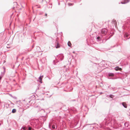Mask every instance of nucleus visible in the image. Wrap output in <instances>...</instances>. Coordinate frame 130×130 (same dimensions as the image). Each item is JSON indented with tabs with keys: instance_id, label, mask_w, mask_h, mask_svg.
Returning a JSON list of instances; mask_svg holds the SVG:
<instances>
[{
	"instance_id": "9b49d317",
	"label": "nucleus",
	"mask_w": 130,
	"mask_h": 130,
	"mask_svg": "<svg viewBox=\"0 0 130 130\" xmlns=\"http://www.w3.org/2000/svg\"><path fill=\"white\" fill-rule=\"evenodd\" d=\"M52 128L53 129H55V125H53L52 126Z\"/></svg>"
},
{
	"instance_id": "2eb2a0df",
	"label": "nucleus",
	"mask_w": 130,
	"mask_h": 130,
	"mask_svg": "<svg viewBox=\"0 0 130 130\" xmlns=\"http://www.w3.org/2000/svg\"><path fill=\"white\" fill-rule=\"evenodd\" d=\"M126 37L127 38L128 37V35H126Z\"/></svg>"
},
{
	"instance_id": "6e6552de",
	"label": "nucleus",
	"mask_w": 130,
	"mask_h": 130,
	"mask_svg": "<svg viewBox=\"0 0 130 130\" xmlns=\"http://www.w3.org/2000/svg\"><path fill=\"white\" fill-rule=\"evenodd\" d=\"M109 76L112 77L114 76V74L112 73H110L109 74Z\"/></svg>"
},
{
	"instance_id": "dca6fc26",
	"label": "nucleus",
	"mask_w": 130,
	"mask_h": 130,
	"mask_svg": "<svg viewBox=\"0 0 130 130\" xmlns=\"http://www.w3.org/2000/svg\"><path fill=\"white\" fill-rule=\"evenodd\" d=\"M47 14L46 13V14H45V16L46 17H47Z\"/></svg>"
},
{
	"instance_id": "ddd939ff",
	"label": "nucleus",
	"mask_w": 130,
	"mask_h": 130,
	"mask_svg": "<svg viewBox=\"0 0 130 130\" xmlns=\"http://www.w3.org/2000/svg\"><path fill=\"white\" fill-rule=\"evenodd\" d=\"M100 37H97V39H98V40H99L100 39Z\"/></svg>"
},
{
	"instance_id": "4468645a",
	"label": "nucleus",
	"mask_w": 130,
	"mask_h": 130,
	"mask_svg": "<svg viewBox=\"0 0 130 130\" xmlns=\"http://www.w3.org/2000/svg\"><path fill=\"white\" fill-rule=\"evenodd\" d=\"M23 130H26L25 129V127H23Z\"/></svg>"
},
{
	"instance_id": "7ed1b4c3",
	"label": "nucleus",
	"mask_w": 130,
	"mask_h": 130,
	"mask_svg": "<svg viewBox=\"0 0 130 130\" xmlns=\"http://www.w3.org/2000/svg\"><path fill=\"white\" fill-rule=\"evenodd\" d=\"M56 44H57V45L56 46V48H58L60 47V45L58 44V43L57 41L56 42Z\"/></svg>"
},
{
	"instance_id": "f8f14e48",
	"label": "nucleus",
	"mask_w": 130,
	"mask_h": 130,
	"mask_svg": "<svg viewBox=\"0 0 130 130\" xmlns=\"http://www.w3.org/2000/svg\"><path fill=\"white\" fill-rule=\"evenodd\" d=\"M31 127H29L28 128V130H31Z\"/></svg>"
},
{
	"instance_id": "f3484780",
	"label": "nucleus",
	"mask_w": 130,
	"mask_h": 130,
	"mask_svg": "<svg viewBox=\"0 0 130 130\" xmlns=\"http://www.w3.org/2000/svg\"><path fill=\"white\" fill-rule=\"evenodd\" d=\"M15 3V4H17V3Z\"/></svg>"
},
{
	"instance_id": "39448f33",
	"label": "nucleus",
	"mask_w": 130,
	"mask_h": 130,
	"mask_svg": "<svg viewBox=\"0 0 130 130\" xmlns=\"http://www.w3.org/2000/svg\"><path fill=\"white\" fill-rule=\"evenodd\" d=\"M129 1L128 0H124V2H121V3L122 4H125Z\"/></svg>"
},
{
	"instance_id": "9d476101",
	"label": "nucleus",
	"mask_w": 130,
	"mask_h": 130,
	"mask_svg": "<svg viewBox=\"0 0 130 130\" xmlns=\"http://www.w3.org/2000/svg\"><path fill=\"white\" fill-rule=\"evenodd\" d=\"M113 23H114L115 25L116 24V21L115 20H113Z\"/></svg>"
},
{
	"instance_id": "20e7f679",
	"label": "nucleus",
	"mask_w": 130,
	"mask_h": 130,
	"mask_svg": "<svg viewBox=\"0 0 130 130\" xmlns=\"http://www.w3.org/2000/svg\"><path fill=\"white\" fill-rule=\"evenodd\" d=\"M115 69V70L116 71H121L122 70V69L121 68H119L118 67H116Z\"/></svg>"
},
{
	"instance_id": "f03ea898",
	"label": "nucleus",
	"mask_w": 130,
	"mask_h": 130,
	"mask_svg": "<svg viewBox=\"0 0 130 130\" xmlns=\"http://www.w3.org/2000/svg\"><path fill=\"white\" fill-rule=\"evenodd\" d=\"M43 77V76H41L39 78V81L41 83H42V79Z\"/></svg>"
},
{
	"instance_id": "f257e3e1",
	"label": "nucleus",
	"mask_w": 130,
	"mask_h": 130,
	"mask_svg": "<svg viewBox=\"0 0 130 130\" xmlns=\"http://www.w3.org/2000/svg\"><path fill=\"white\" fill-rule=\"evenodd\" d=\"M107 32V30L105 29H103L101 30V32L102 34H105Z\"/></svg>"
},
{
	"instance_id": "423d86ee",
	"label": "nucleus",
	"mask_w": 130,
	"mask_h": 130,
	"mask_svg": "<svg viewBox=\"0 0 130 130\" xmlns=\"http://www.w3.org/2000/svg\"><path fill=\"white\" fill-rule=\"evenodd\" d=\"M122 104L124 107L125 108H126L127 107V104L124 102H123L122 103Z\"/></svg>"
},
{
	"instance_id": "0eeeda50",
	"label": "nucleus",
	"mask_w": 130,
	"mask_h": 130,
	"mask_svg": "<svg viewBox=\"0 0 130 130\" xmlns=\"http://www.w3.org/2000/svg\"><path fill=\"white\" fill-rule=\"evenodd\" d=\"M68 45L69 46H71V42L70 41H69L68 43Z\"/></svg>"
},
{
	"instance_id": "1a4fd4ad",
	"label": "nucleus",
	"mask_w": 130,
	"mask_h": 130,
	"mask_svg": "<svg viewBox=\"0 0 130 130\" xmlns=\"http://www.w3.org/2000/svg\"><path fill=\"white\" fill-rule=\"evenodd\" d=\"M16 111V110L15 109H13L12 111V112L13 113H15Z\"/></svg>"
}]
</instances>
